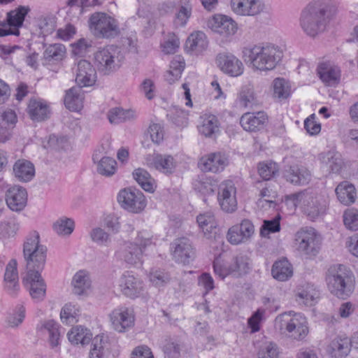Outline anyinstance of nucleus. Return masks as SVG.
Masks as SVG:
<instances>
[{
	"label": "nucleus",
	"instance_id": "f257e3e1",
	"mask_svg": "<svg viewBox=\"0 0 358 358\" xmlns=\"http://www.w3.org/2000/svg\"><path fill=\"white\" fill-rule=\"evenodd\" d=\"M334 6L328 0H314L301 10L299 24L303 32L310 37L322 33L332 14Z\"/></svg>",
	"mask_w": 358,
	"mask_h": 358
},
{
	"label": "nucleus",
	"instance_id": "f03ea898",
	"mask_svg": "<svg viewBox=\"0 0 358 358\" xmlns=\"http://www.w3.org/2000/svg\"><path fill=\"white\" fill-rule=\"evenodd\" d=\"M243 58L255 70L267 71L273 69L282 57L280 49L272 44H258L245 48Z\"/></svg>",
	"mask_w": 358,
	"mask_h": 358
},
{
	"label": "nucleus",
	"instance_id": "7ed1b4c3",
	"mask_svg": "<svg viewBox=\"0 0 358 358\" xmlns=\"http://www.w3.org/2000/svg\"><path fill=\"white\" fill-rule=\"evenodd\" d=\"M23 256L26 262V272L43 271L47 257V248L41 244L39 234L29 233L23 244Z\"/></svg>",
	"mask_w": 358,
	"mask_h": 358
},
{
	"label": "nucleus",
	"instance_id": "20e7f679",
	"mask_svg": "<svg viewBox=\"0 0 358 358\" xmlns=\"http://www.w3.org/2000/svg\"><path fill=\"white\" fill-rule=\"evenodd\" d=\"M274 326L282 335L297 341H303L309 333L308 320L301 313L281 314L275 318Z\"/></svg>",
	"mask_w": 358,
	"mask_h": 358
},
{
	"label": "nucleus",
	"instance_id": "39448f33",
	"mask_svg": "<svg viewBox=\"0 0 358 358\" xmlns=\"http://www.w3.org/2000/svg\"><path fill=\"white\" fill-rule=\"evenodd\" d=\"M351 275V271L343 265L331 266L326 278L329 291L340 298L349 296L352 292Z\"/></svg>",
	"mask_w": 358,
	"mask_h": 358
},
{
	"label": "nucleus",
	"instance_id": "423d86ee",
	"mask_svg": "<svg viewBox=\"0 0 358 358\" xmlns=\"http://www.w3.org/2000/svg\"><path fill=\"white\" fill-rule=\"evenodd\" d=\"M88 23L90 31L98 38H112L120 34L117 21L106 13H92Z\"/></svg>",
	"mask_w": 358,
	"mask_h": 358
},
{
	"label": "nucleus",
	"instance_id": "0eeeda50",
	"mask_svg": "<svg viewBox=\"0 0 358 358\" xmlns=\"http://www.w3.org/2000/svg\"><path fill=\"white\" fill-rule=\"evenodd\" d=\"M213 269L215 275L224 279L229 275L240 278L248 273L251 269L250 258L245 254L239 253L234 256L230 264L223 265L219 259L213 262Z\"/></svg>",
	"mask_w": 358,
	"mask_h": 358
},
{
	"label": "nucleus",
	"instance_id": "6e6552de",
	"mask_svg": "<svg viewBox=\"0 0 358 358\" xmlns=\"http://www.w3.org/2000/svg\"><path fill=\"white\" fill-rule=\"evenodd\" d=\"M152 244V235L145 231H140L134 243H127L122 252L124 261L131 265L141 264L146 247Z\"/></svg>",
	"mask_w": 358,
	"mask_h": 358
},
{
	"label": "nucleus",
	"instance_id": "1a4fd4ad",
	"mask_svg": "<svg viewBox=\"0 0 358 358\" xmlns=\"http://www.w3.org/2000/svg\"><path fill=\"white\" fill-rule=\"evenodd\" d=\"M120 52L118 48L114 45H107L99 49L94 54L99 70L105 74L117 70L121 66Z\"/></svg>",
	"mask_w": 358,
	"mask_h": 358
},
{
	"label": "nucleus",
	"instance_id": "9d476101",
	"mask_svg": "<svg viewBox=\"0 0 358 358\" xmlns=\"http://www.w3.org/2000/svg\"><path fill=\"white\" fill-rule=\"evenodd\" d=\"M297 250L305 255L315 256L321 243L320 236L312 227H304L295 234Z\"/></svg>",
	"mask_w": 358,
	"mask_h": 358
},
{
	"label": "nucleus",
	"instance_id": "9b49d317",
	"mask_svg": "<svg viewBox=\"0 0 358 358\" xmlns=\"http://www.w3.org/2000/svg\"><path fill=\"white\" fill-rule=\"evenodd\" d=\"M328 201L320 194L307 192L301 208L306 217L312 221L323 216L327 210Z\"/></svg>",
	"mask_w": 358,
	"mask_h": 358
},
{
	"label": "nucleus",
	"instance_id": "f8f14e48",
	"mask_svg": "<svg viewBox=\"0 0 358 358\" xmlns=\"http://www.w3.org/2000/svg\"><path fill=\"white\" fill-rule=\"evenodd\" d=\"M117 201L122 208L134 213L141 212L146 206V200L143 193L131 188L122 189L118 194Z\"/></svg>",
	"mask_w": 358,
	"mask_h": 358
},
{
	"label": "nucleus",
	"instance_id": "ddd939ff",
	"mask_svg": "<svg viewBox=\"0 0 358 358\" xmlns=\"http://www.w3.org/2000/svg\"><path fill=\"white\" fill-rule=\"evenodd\" d=\"M171 255L176 262L189 264L196 256V250L192 241L187 237L175 239L171 244Z\"/></svg>",
	"mask_w": 358,
	"mask_h": 358
},
{
	"label": "nucleus",
	"instance_id": "4468645a",
	"mask_svg": "<svg viewBox=\"0 0 358 358\" xmlns=\"http://www.w3.org/2000/svg\"><path fill=\"white\" fill-rule=\"evenodd\" d=\"M118 285L122 294L132 299L141 297L145 294V286L143 281L129 271L121 275Z\"/></svg>",
	"mask_w": 358,
	"mask_h": 358
},
{
	"label": "nucleus",
	"instance_id": "2eb2a0df",
	"mask_svg": "<svg viewBox=\"0 0 358 358\" xmlns=\"http://www.w3.org/2000/svg\"><path fill=\"white\" fill-rule=\"evenodd\" d=\"M43 271L26 272L22 278L24 286L29 290L32 299L43 301L46 294V284L41 275Z\"/></svg>",
	"mask_w": 358,
	"mask_h": 358
},
{
	"label": "nucleus",
	"instance_id": "dca6fc26",
	"mask_svg": "<svg viewBox=\"0 0 358 358\" xmlns=\"http://www.w3.org/2000/svg\"><path fill=\"white\" fill-rule=\"evenodd\" d=\"M236 188L231 180L223 181L218 187L217 200L222 210L233 213L237 208Z\"/></svg>",
	"mask_w": 358,
	"mask_h": 358
},
{
	"label": "nucleus",
	"instance_id": "f3484780",
	"mask_svg": "<svg viewBox=\"0 0 358 358\" xmlns=\"http://www.w3.org/2000/svg\"><path fill=\"white\" fill-rule=\"evenodd\" d=\"M29 11V8L20 6L7 14L8 26L0 27V37L8 35L18 36L19 27H22L25 16Z\"/></svg>",
	"mask_w": 358,
	"mask_h": 358
},
{
	"label": "nucleus",
	"instance_id": "a211bd4d",
	"mask_svg": "<svg viewBox=\"0 0 358 358\" xmlns=\"http://www.w3.org/2000/svg\"><path fill=\"white\" fill-rule=\"evenodd\" d=\"M255 233V227L248 219L242 220L240 224L232 226L227 232V240L233 245L245 243Z\"/></svg>",
	"mask_w": 358,
	"mask_h": 358
},
{
	"label": "nucleus",
	"instance_id": "6ab92c4d",
	"mask_svg": "<svg viewBox=\"0 0 358 358\" xmlns=\"http://www.w3.org/2000/svg\"><path fill=\"white\" fill-rule=\"evenodd\" d=\"M227 157L220 152H213L203 156L198 162L199 168L203 172L220 173L228 165Z\"/></svg>",
	"mask_w": 358,
	"mask_h": 358
},
{
	"label": "nucleus",
	"instance_id": "aec40b11",
	"mask_svg": "<svg viewBox=\"0 0 358 358\" xmlns=\"http://www.w3.org/2000/svg\"><path fill=\"white\" fill-rule=\"evenodd\" d=\"M216 61L221 71L230 76L237 77L243 73L242 62L232 54L220 53Z\"/></svg>",
	"mask_w": 358,
	"mask_h": 358
},
{
	"label": "nucleus",
	"instance_id": "412c9836",
	"mask_svg": "<svg viewBox=\"0 0 358 358\" xmlns=\"http://www.w3.org/2000/svg\"><path fill=\"white\" fill-rule=\"evenodd\" d=\"M208 27L224 37L234 35L237 31L236 22L228 16L216 15L208 22Z\"/></svg>",
	"mask_w": 358,
	"mask_h": 358
},
{
	"label": "nucleus",
	"instance_id": "4be33fe9",
	"mask_svg": "<svg viewBox=\"0 0 358 358\" xmlns=\"http://www.w3.org/2000/svg\"><path fill=\"white\" fill-rule=\"evenodd\" d=\"M96 79V72L92 64L86 59H81L76 69V82L79 87L93 85Z\"/></svg>",
	"mask_w": 358,
	"mask_h": 358
},
{
	"label": "nucleus",
	"instance_id": "5701e85b",
	"mask_svg": "<svg viewBox=\"0 0 358 358\" xmlns=\"http://www.w3.org/2000/svg\"><path fill=\"white\" fill-rule=\"evenodd\" d=\"M110 320L113 329L118 332H124L134 323L131 311L125 307L114 309L110 314Z\"/></svg>",
	"mask_w": 358,
	"mask_h": 358
},
{
	"label": "nucleus",
	"instance_id": "b1692460",
	"mask_svg": "<svg viewBox=\"0 0 358 358\" xmlns=\"http://www.w3.org/2000/svg\"><path fill=\"white\" fill-rule=\"evenodd\" d=\"M27 201V193L24 187L15 185L7 190L6 202L10 210L13 211L22 210L25 207Z\"/></svg>",
	"mask_w": 358,
	"mask_h": 358
},
{
	"label": "nucleus",
	"instance_id": "393cba45",
	"mask_svg": "<svg viewBox=\"0 0 358 358\" xmlns=\"http://www.w3.org/2000/svg\"><path fill=\"white\" fill-rule=\"evenodd\" d=\"M319 298V291L310 283L301 285L295 290V300L301 305L313 306L317 303Z\"/></svg>",
	"mask_w": 358,
	"mask_h": 358
},
{
	"label": "nucleus",
	"instance_id": "a878e982",
	"mask_svg": "<svg viewBox=\"0 0 358 358\" xmlns=\"http://www.w3.org/2000/svg\"><path fill=\"white\" fill-rule=\"evenodd\" d=\"M146 163L149 167L166 174L173 173L176 167L173 157L169 155H150L146 157Z\"/></svg>",
	"mask_w": 358,
	"mask_h": 358
},
{
	"label": "nucleus",
	"instance_id": "bb28decb",
	"mask_svg": "<svg viewBox=\"0 0 358 358\" xmlns=\"http://www.w3.org/2000/svg\"><path fill=\"white\" fill-rule=\"evenodd\" d=\"M267 120V116L263 111L256 113H246L241 117L240 123L244 130L255 132L261 129Z\"/></svg>",
	"mask_w": 358,
	"mask_h": 358
},
{
	"label": "nucleus",
	"instance_id": "cd10ccee",
	"mask_svg": "<svg viewBox=\"0 0 358 358\" xmlns=\"http://www.w3.org/2000/svg\"><path fill=\"white\" fill-rule=\"evenodd\" d=\"M317 73L322 82L330 86L337 84L340 80V69L330 62L320 63L317 67Z\"/></svg>",
	"mask_w": 358,
	"mask_h": 358
},
{
	"label": "nucleus",
	"instance_id": "c85d7f7f",
	"mask_svg": "<svg viewBox=\"0 0 358 358\" xmlns=\"http://www.w3.org/2000/svg\"><path fill=\"white\" fill-rule=\"evenodd\" d=\"M231 9L239 15H256L259 14L262 6L256 0H231Z\"/></svg>",
	"mask_w": 358,
	"mask_h": 358
},
{
	"label": "nucleus",
	"instance_id": "c756f323",
	"mask_svg": "<svg viewBox=\"0 0 358 358\" xmlns=\"http://www.w3.org/2000/svg\"><path fill=\"white\" fill-rule=\"evenodd\" d=\"M322 167L326 169L329 173H338L342 169L343 162L339 153L330 150L319 155Z\"/></svg>",
	"mask_w": 358,
	"mask_h": 358
},
{
	"label": "nucleus",
	"instance_id": "7c9ffc66",
	"mask_svg": "<svg viewBox=\"0 0 358 358\" xmlns=\"http://www.w3.org/2000/svg\"><path fill=\"white\" fill-rule=\"evenodd\" d=\"M30 118L34 121L41 122L50 117V108L45 101L41 99H31L27 107Z\"/></svg>",
	"mask_w": 358,
	"mask_h": 358
},
{
	"label": "nucleus",
	"instance_id": "2f4dec72",
	"mask_svg": "<svg viewBox=\"0 0 358 358\" xmlns=\"http://www.w3.org/2000/svg\"><path fill=\"white\" fill-rule=\"evenodd\" d=\"M15 177L21 182H29L35 176V166L30 161L21 159L17 160L13 167Z\"/></svg>",
	"mask_w": 358,
	"mask_h": 358
},
{
	"label": "nucleus",
	"instance_id": "473e14b6",
	"mask_svg": "<svg viewBox=\"0 0 358 358\" xmlns=\"http://www.w3.org/2000/svg\"><path fill=\"white\" fill-rule=\"evenodd\" d=\"M285 178L287 181L294 185H306L311 178L310 172L305 167L291 166L285 171Z\"/></svg>",
	"mask_w": 358,
	"mask_h": 358
},
{
	"label": "nucleus",
	"instance_id": "72a5a7b5",
	"mask_svg": "<svg viewBox=\"0 0 358 358\" xmlns=\"http://www.w3.org/2000/svg\"><path fill=\"white\" fill-rule=\"evenodd\" d=\"M351 341L348 337L334 338L328 347V352L335 358H344L350 351Z\"/></svg>",
	"mask_w": 358,
	"mask_h": 358
},
{
	"label": "nucleus",
	"instance_id": "f704fd0d",
	"mask_svg": "<svg viewBox=\"0 0 358 358\" xmlns=\"http://www.w3.org/2000/svg\"><path fill=\"white\" fill-rule=\"evenodd\" d=\"M83 91L80 87H73L66 92L64 97L66 107L72 111L80 110L83 106Z\"/></svg>",
	"mask_w": 358,
	"mask_h": 358
},
{
	"label": "nucleus",
	"instance_id": "c9c22d12",
	"mask_svg": "<svg viewBox=\"0 0 358 358\" xmlns=\"http://www.w3.org/2000/svg\"><path fill=\"white\" fill-rule=\"evenodd\" d=\"M196 222L204 236L208 238L212 237L217 227V222L213 212L208 211L199 214L196 217Z\"/></svg>",
	"mask_w": 358,
	"mask_h": 358
},
{
	"label": "nucleus",
	"instance_id": "e433bc0d",
	"mask_svg": "<svg viewBox=\"0 0 358 358\" xmlns=\"http://www.w3.org/2000/svg\"><path fill=\"white\" fill-rule=\"evenodd\" d=\"M16 264L17 263L15 260H11L6 266L4 275L6 288L8 289L10 294L13 296L16 294L20 287Z\"/></svg>",
	"mask_w": 358,
	"mask_h": 358
},
{
	"label": "nucleus",
	"instance_id": "4c0bfd02",
	"mask_svg": "<svg viewBox=\"0 0 358 358\" xmlns=\"http://www.w3.org/2000/svg\"><path fill=\"white\" fill-rule=\"evenodd\" d=\"M273 277L279 281H286L293 275V268L287 259L276 261L272 267Z\"/></svg>",
	"mask_w": 358,
	"mask_h": 358
},
{
	"label": "nucleus",
	"instance_id": "58836bf2",
	"mask_svg": "<svg viewBox=\"0 0 358 358\" xmlns=\"http://www.w3.org/2000/svg\"><path fill=\"white\" fill-rule=\"evenodd\" d=\"M335 191L341 203L350 205L355 202L356 197L355 187L348 181L340 183Z\"/></svg>",
	"mask_w": 358,
	"mask_h": 358
},
{
	"label": "nucleus",
	"instance_id": "ea45409f",
	"mask_svg": "<svg viewBox=\"0 0 358 358\" xmlns=\"http://www.w3.org/2000/svg\"><path fill=\"white\" fill-rule=\"evenodd\" d=\"M185 63L184 59L179 55L173 58L170 63L169 70L165 74V80L172 84L178 80L185 69Z\"/></svg>",
	"mask_w": 358,
	"mask_h": 358
},
{
	"label": "nucleus",
	"instance_id": "a19ab883",
	"mask_svg": "<svg viewBox=\"0 0 358 358\" xmlns=\"http://www.w3.org/2000/svg\"><path fill=\"white\" fill-rule=\"evenodd\" d=\"M185 46L189 51L202 52L208 46L206 34L202 31L191 34L186 41Z\"/></svg>",
	"mask_w": 358,
	"mask_h": 358
},
{
	"label": "nucleus",
	"instance_id": "79ce46f5",
	"mask_svg": "<svg viewBox=\"0 0 358 358\" xmlns=\"http://www.w3.org/2000/svg\"><path fill=\"white\" fill-rule=\"evenodd\" d=\"M73 292L77 295L83 294L91 286L89 273L84 270L78 271L72 280Z\"/></svg>",
	"mask_w": 358,
	"mask_h": 358
},
{
	"label": "nucleus",
	"instance_id": "37998d69",
	"mask_svg": "<svg viewBox=\"0 0 358 358\" xmlns=\"http://www.w3.org/2000/svg\"><path fill=\"white\" fill-rule=\"evenodd\" d=\"M201 120L199 131L203 136H211L219 130V122L215 115L205 114L201 117Z\"/></svg>",
	"mask_w": 358,
	"mask_h": 358
},
{
	"label": "nucleus",
	"instance_id": "c03bdc74",
	"mask_svg": "<svg viewBox=\"0 0 358 358\" xmlns=\"http://www.w3.org/2000/svg\"><path fill=\"white\" fill-rule=\"evenodd\" d=\"M39 330L42 334L48 335V341L52 348L59 345L60 332L57 323L53 320L45 321L42 324Z\"/></svg>",
	"mask_w": 358,
	"mask_h": 358
},
{
	"label": "nucleus",
	"instance_id": "a18cd8bd",
	"mask_svg": "<svg viewBox=\"0 0 358 358\" xmlns=\"http://www.w3.org/2000/svg\"><path fill=\"white\" fill-rule=\"evenodd\" d=\"M257 358H278L279 350L274 342L264 339L256 343Z\"/></svg>",
	"mask_w": 358,
	"mask_h": 358
},
{
	"label": "nucleus",
	"instance_id": "49530a36",
	"mask_svg": "<svg viewBox=\"0 0 358 358\" xmlns=\"http://www.w3.org/2000/svg\"><path fill=\"white\" fill-rule=\"evenodd\" d=\"M134 178L146 192H152L155 190V180L150 174L144 169L138 168L133 172Z\"/></svg>",
	"mask_w": 358,
	"mask_h": 358
},
{
	"label": "nucleus",
	"instance_id": "de8ad7c7",
	"mask_svg": "<svg viewBox=\"0 0 358 358\" xmlns=\"http://www.w3.org/2000/svg\"><path fill=\"white\" fill-rule=\"evenodd\" d=\"M136 117V113L132 110H124L121 108H111L108 113V118L111 124H120L121 122L133 120Z\"/></svg>",
	"mask_w": 358,
	"mask_h": 358
},
{
	"label": "nucleus",
	"instance_id": "09e8293b",
	"mask_svg": "<svg viewBox=\"0 0 358 358\" xmlns=\"http://www.w3.org/2000/svg\"><path fill=\"white\" fill-rule=\"evenodd\" d=\"M68 338L73 344L80 343L85 345L91 340L92 334L88 329L81 326H77L71 329L68 333Z\"/></svg>",
	"mask_w": 358,
	"mask_h": 358
},
{
	"label": "nucleus",
	"instance_id": "8fccbe9b",
	"mask_svg": "<svg viewBox=\"0 0 358 358\" xmlns=\"http://www.w3.org/2000/svg\"><path fill=\"white\" fill-rule=\"evenodd\" d=\"M107 345V339L103 335L96 336L92 342L90 358H103Z\"/></svg>",
	"mask_w": 358,
	"mask_h": 358
},
{
	"label": "nucleus",
	"instance_id": "3c124183",
	"mask_svg": "<svg viewBox=\"0 0 358 358\" xmlns=\"http://www.w3.org/2000/svg\"><path fill=\"white\" fill-rule=\"evenodd\" d=\"M66 55V48L61 43H54L48 45L43 52V57L48 60L59 61Z\"/></svg>",
	"mask_w": 358,
	"mask_h": 358
},
{
	"label": "nucleus",
	"instance_id": "603ef678",
	"mask_svg": "<svg viewBox=\"0 0 358 358\" xmlns=\"http://www.w3.org/2000/svg\"><path fill=\"white\" fill-rule=\"evenodd\" d=\"M117 171L116 161L109 157H102L97 164V172L104 176L110 177Z\"/></svg>",
	"mask_w": 358,
	"mask_h": 358
},
{
	"label": "nucleus",
	"instance_id": "864d4df0",
	"mask_svg": "<svg viewBox=\"0 0 358 358\" xmlns=\"http://www.w3.org/2000/svg\"><path fill=\"white\" fill-rule=\"evenodd\" d=\"M273 96L279 99H287L290 95V87L284 78H275L273 83Z\"/></svg>",
	"mask_w": 358,
	"mask_h": 358
},
{
	"label": "nucleus",
	"instance_id": "5fc2aeb1",
	"mask_svg": "<svg viewBox=\"0 0 358 358\" xmlns=\"http://www.w3.org/2000/svg\"><path fill=\"white\" fill-rule=\"evenodd\" d=\"M37 24L43 35L50 34L55 29V17L50 14L41 15L38 18Z\"/></svg>",
	"mask_w": 358,
	"mask_h": 358
},
{
	"label": "nucleus",
	"instance_id": "6e6d98bb",
	"mask_svg": "<svg viewBox=\"0 0 358 358\" xmlns=\"http://www.w3.org/2000/svg\"><path fill=\"white\" fill-rule=\"evenodd\" d=\"M74 221L71 218H61L53 225L55 232L61 236H69L74 229Z\"/></svg>",
	"mask_w": 358,
	"mask_h": 358
},
{
	"label": "nucleus",
	"instance_id": "4d7b16f0",
	"mask_svg": "<svg viewBox=\"0 0 358 358\" xmlns=\"http://www.w3.org/2000/svg\"><path fill=\"white\" fill-rule=\"evenodd\" d=\"M92 241L100 246H108L111 243L110 235L100 227H96L90 233Z\"/></svg>",
	"mask_w": 358,
	"mask_h": 358
},
{
	"label": "nucleus",
	"instance_id": "13d9d810",
	"mask_svg": "<svg viewBox=\"0 0 358 358\" xmlns=\"http://www.w3.org/2000/svg\"><path fill=\"white\" fill-rule=\"evenodd\" d=\"M79 310L75 305L71 303L66 304L60 313V318L63 323L66 324L74 323L77 321L76 317Z\"/></svg>",
	"mask_w": 358,
	"mask_h": 358
},
{
	"label": "nucleus",
	"instance_id": "bf43d9fd",
	"mask_svg": "<svg viewBox=\"0 0 358 358\" xmlns=\"http://www.w3.org/2000/svg\"><path fill=\"white\" fill-rule=\"evenodd\" d=\"M278 171V164L273 162H261L259 164V174L265 180L271 179Z\"/></svg>",
	"mask_w": 358,
	"mask_h": 358
},
{
	"label": "nucleus",
	"instance_id": "052dcab7",
	"mask_svg": "<svg viewBox=\"0 0 358 358\" xmlns=\"http://www.w3.org/2000/svg\"><path fill=\"white\" fill-rule=\"evenodd\" d=\"M280 216L279 215L271 220H264L260 230L261 236L266 237L271 233L278 232L280 230Z\"/></svg>",
	"mask_w": 358,
	"mask_h": 358
},
{
	"label": "nucleus",
	"instance_id": "680f3d73",
	"mask_svg": "<svg viewBox=\"0 0 358 358\" xmlns=\"http://www.w3.org/2000/svg\"><path fill=\"white\" fill-rule=\"evenodd\" d=\"M25 317V308L22 305L16 306L13 313L8 317V324L10 327H15L20 324Z\"/></svg>",
	"mask_w": 358,
	"mask_h": 358
},
{
	"label": "nucleus",
	"instance_id": "e2e57ef3",
	"mask_svg": "<svg viewBox=\"0 0 358 358\" xmlns=\"http://www.w3.org/2000/svg\"><path fill=\"white\" fill-rule=\"evenodd\" d=\"M343 222L345 227L352 231L358 230V210L350 209L343 215Z\"/></svg>",
	"mask_w": 358,
	"mask_h": 358
},
{
	"label": "nucleus",
	"instance_id": "0e129e2a",
	"mask_svg": "<svg viewBox=\"0 0 358 358\" xmlns=\"http://www.w3.org/2000/svg\"><path fill=\"white\" fill-rule=\"evenodd\" d=\"M170 275L163 271H155L150 273V280L155 287H162L170 281Z\"/></svg>",
	"mask_w": 358,
	"mask_h": 358
},
{
	"label": "nucleus",
	"instance_id": "69168bd1",
	"mask_svg": "<svg viewBox=\"0 0 358 358\" xmlns=\"http://www.w3.org/2000/svg\"><path fill=\"white\" fill-rule=\"evenodd\" d=\"M238 99L240 104L244 107L252 104L255 99L253 88L250 86L243 87L239 93Z\"/></svg>",
	"mask_w": 358,
	"mask_h": 358
},
{
	"label": "nucleus",
	"instance_id": "338daca9",
	"mask_svg": "<svg viewBox=\"0 0 358 358\" xmlns=\"http://www.w3.org/2000/svg\"><path fill=\"white\" fill-rule=\"evenodd\" d=\"M19 229V223L15 218H9L8 220L0 223V230L3 236H13Z\"/></svg>",
	"mask_w": 358,
	"mask_h": 358
},
{
	"label": "nucleus",
	"instance_id": "774afa93",
	"mask_svg": "<svg viewBox=\"0 0 358 358\" xmlns=\"http://www.w3.org/2000/svg\"><path fill=\"white\" fill-rule=\"evenodd\" d=\"M165 358H180L181 345L176 342H168L163 348Z\"/></svg>",
	"mask_w": 358,
	"mask_h": 358
}]
</instances>
